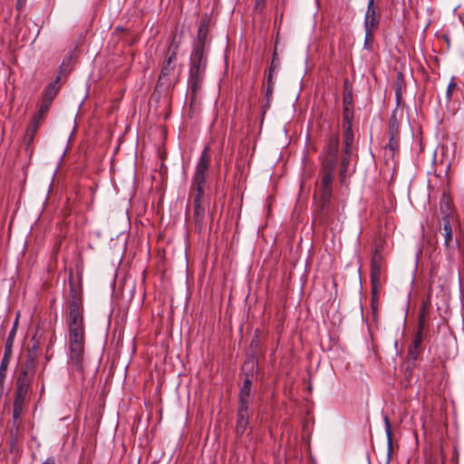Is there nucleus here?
Here are the masks:
<instances>
[{"mask_svg": "<svg viewBox=\"0 0 464 464\" xmlns=\"http://www.w3.org/2000/svg\"><path fill=\"white\" fill-rule=\"evenodd\" d=\"M68 326V363L76 371L82 370L84 357L85 331L83 324V309L82 302L73 298L69 304L66 317Z\"/></svg>", "mask_w": 464, "mask_h": 464, "instance_id": "nucleus-1", "label": "nucleus"}, {"mask_svg": "<svg viewBox=\"0 0 464 464\" xmlns=\"http://www.w3.org/2000/svg\"><path fill=\"white\" fill-rule=\"evenodd\" d=\"M438 222L440 229H443L444 232H464L453 200L446 193H443L440 199Z\"/></svg>", "mask_w": 464, "mask_h": 464, "instance_id": "nucleus-2", "label": "nucleus"}, {"mask_svg": "<svg viewBox=\"0 0 464 464\" xmlns=\"http://www.w3.org/2000/svg\"><path fill=\"white\" fill-rule=\"evenodd\" d=\"M385 258L378 253L372 254L370 267L371 288L372 300L377 299L382 286V273L384 269Z\"/></svg>", "mask_w": 464, "mask_h": 464, "instance_id": "nucleus-3", "label": "nucleus"}, {"mask_svg": "<svg viewBox=\"0 0 464 464\" xmlns=\"http://www.w3.org/2000/svg\"><path fill=\"white\" fill-rule=\"evenodd\" d=\"M338 150L339 137L336 133H333L327 138L324 146L321 163L337 166Z\"/></svg>", "mask_w": 464, "mask_h": 464, "instance_id": "nucleus-4", "label": "nucleus"}, {"mask_svg": "<svg viewBox=\"0 0 464 464\" xmlns=\"http://www.w3.org/2000/svg\"><path fill=\"white\" fill-rule=\"evenodd\" d=\"M389 142L386 149L390 151L391 156L393 157L400 148V135H399V121L397 119V111L394 110L389 119Z\"/></svg>", "mask_w": 464, "mask_h": 464, "instance_id": "nucleus-5", "label": "nucleus"}, {"mask_svg": "<svg viewBox=\"0 0 464 464\" xmlns=\"http://www.w3.org/2000/svg\"><path fill=\"white\" fill-rule=\"evenodd\" d=\"M208 64V50L193 48L189 58V71L191 74L205 75Z\"/></svg>", "mask_w": 464, "mask_h": 464, "instance_id": "nucleus-6", "label": "nucleus"}, {"mask_svg": "<svg viewBox=\"0 0 464 464\" xmlns=\"http://www.w3.org/2000/svg\"><path fill=\"white\" fill-rule=\"evenodd\" d=\"M332 195V188L317 187L314 194V199L316 201L315 211L320 218H323L324 216L328 214Z\"/></svg>", "mask_w": 464, "mask_h": 464, "instance_id": "nucleus-7", "label": "nucleus"}, {"mask_svg": "<svg viewBox=\"0 0 464 464\" xmlns=\"http://www.w3.org/2000/svg\"><path fill=\"white\" fill-rule=\"evenodd\" d=\"M210 165V148L208 145L205 146L201 154L197 161L192 179L203 180L206 179V173Z\"/></svg>", "mask_w": 464, "mask_h": 464, "instance_id": "nucleus-8", "label": "nucleus"}, {"mask_svg": "<svg viewBox=\"0 0 464 464\" xmlns=\"http://www.w3.org/2000/svg\"><path fill=\"white\" fill-rule=\"evenodd\" d=\"M381 21L380 8L375 2L368 1L366 13L363 20V27L376 30Z\"/></svg>", "mask_w": 464, "mask_h": 464, "instance_id": "nucleus-9", "label": "nucleus"}, {"mask_svg": "<svg viewBox=\"0 0 464 464\" xmlns=\"http://www.w3.org/2000/svg\"><path fill=\"white\" fill-rule=\"evenodd\" d=\"M251 416L252 412L249 407L237 406L236 415V434L237 437L243 436V434L246 431Z\"/></svg>", "mask_w": 464, "mask_h": 464, "instance_id": "nucleus-10", "label": "nucleus"}, {"mask_svg": "<svg viewBox=\"0 0 464 464\" xmlns=\"http://www.w3.org/2000/svg\"><path fill=\"white\" fill-rule=\"evenodd\" d=\"M206 181L192 179L189 188V198L194 206H207L204 199Z\"/></svg>", "mask_w": 464, "mask_h": 464, "instance_id": "nucleus-11", "label": "nucleus"}, {"mask_svg": "<svg viewBox=\"0 0 464 464\" xmlns=\"http://www.w3.org/2000/svg\"><path fill=\"white\" fill-rule=\"evenodd\" d=\"M335 169V165L321 163V169L319 172L320 180L317 184V187L332 188Z\"/></svg>", "mask_w": 464, "mask_h": 464, "instance_id": "nucleus-12", "label": "nucleus"}, {"mask_svg": "<svg viewBox=\"0 0 464 464\" xmlns=\"http://www.w3.org/2000/svg\"><path fill=\"white\" fill-rule=\"evenodd\" d=\"M252 376L246 374L238 393V407H249Z\"/></svg>", "mask_w": 464, "mask_h": 464, "instance_id": "nucleus-13", "label": "nucleus"}, {"mask_svg": "<svg viewBox=\"0 0 464 464\" xmlns=\"http://www.w3.org/2000/svg\"><path fill=\"white\" fill-rule=\"evenodd\" d=\"M177 59L165 55L164 62L162 63L160 74L159 76L158 82L160 84L167 83L169 77L173 74L176 68Z\"/></svg>", "mask_w": 464, "mask_h": 464, "instance_id": "nucleus-14", "label": "nucleus"}, {"mask_svg": "<svg viewBox=\"0 0 464 464\" xmlns=\"http://www.w3.org/2000/svg\"><path fill=\"white\" fill-rule=\"evenodd\" d=\"M204 76L205 75H201V74L188 73V90L190 92L189 95H190L191 102H195L197 100L198 93L200 91L201 86H202Z\"/></svg>", "mask_w": 464, "mask_h": 464, "instance_id": "nucleus-15", "label": "nucleus"}, {"mask_svg": "<svg viewBox=\"0 0 464 464\" xmlns=\"http://www.w3.org/2000/svg\"><path fill=\"white\" fill-rule=\"evenodd\" d=\"M60 81H61V76L57 75L56 78L54 79V81L51 82L47 85V87L45 88V90L44 92L42 102L48 103L50 105L52 104L53 99L55 98V96L57 95V93L61 88Z\"/></svg>", "mask_w": 464, "mask_h": 464, "instance_id": "nucleus-16", "label": "nucleus"}, {"mask_svg": "<svg viewBox=\"0 0 464 464\" xmlns=\"http://www.w3.org/2000/svg\"><path fill=\"white\" fill-rule=\"evenodd\" d=\"M208 24L204 22L200 23L198 30L197 41L194 44L193 48H198L199 50L207 49V39H208Z\"/></svg>", "mask_w": 464, "mask_h": 464, "instance_id": "nucleus-17", "label": "nucleus"}, {"mask_svg": "<svg viewBox=\"0 0 464 464\" xmlns=\"http://www.w3.org/2000/svg\"><path fill=\"white\" fill-rule=\"evenodd\" d=\"M423 336L422 331L420 329L414 335L411 344L409 347V356L416 360L420 353L421 351V343H422Z\"/></svg>", "mask_w": 464, "mask_h": 464, "instance_id": "nucleus-18", "label": "nucleus"}, {"mask_svg": "<svg viewBox=\"0 0 464 464\" xmlns=\"http://www.w3.org/2000/svg\"><path fill=\"white\" fill-rule=\"evenodd\" d=\"M32 380H33V377L24 375V374H22L19 372L17 379H16L15 392L20 393V395L21 394L27 395L30 391V388H31Z\"/></svg>", "mask_w": 464, "mask_h": 464, "instance_id": "nucleus-19", "label": "nucleus"}, {"mask_svg": "<svg viewBox=\"0 0 464 464\" xmlns=\"http://www.w3.org/2000/svg\"><path fill=\"white\" fill-rule=\"evenodd\" d=\"M36 365L37 361L35 355L32 353H29L25 362L21 366L20 373L34 377Z\"/></svg>", "mask_w": 464, "mask_h": 464, "instance_id": "nucleus-20", "label": "nucleus"}, {"mask_svg": "<svg viewBox=\"0 0 464 464\" xmlns=\"http://www.w3.org/2000/svg\"><path fill=\"white\" fill-rule=\"evenodd\" d=\"M36 365L37 361L35 355L32 353H29L25 362L21 366L20 373L34 377Z\"/></svg>", "mask_w": 464, "mask_h": 464, "instance_id": "nucleus-21", "label": "nucleus"}, {"mask_svg": "<svg viewBox=\"0 0 464 464\" xmlns=\"http://www.w3.org/2000/svg\"><path fill=\"white\" fill-rule=\"evenodd\" d=\"M193 208L196 230L200 232L204 229L207 206H194Z\"/></svg>", "mask_w": 464, "mask_h": 464, "instance_id": "nucleus-22", "label": "nucleus"}, {"mask_svg": "<svg viewBox=\"0 0 464 464\" xmlns=\"http://www.w3.org/2000/svg\"><path fill=\"white\" fill-rule=\"evenodd\" d=\"M27 395L20 393H14L13 419L14 421L18 420L22 415L24 403Z\"/></svg>", "mask_w": 464, "mask_h": 464, "instance_id": "nucleus-23", "label": "nucleus"}, {"mask_svg": "<svg viewBox=\"0 0 464 464\" xmlns=\"http://www.w3.org/2000/svg\"><path fill=\"white\" fill-rule=\"evenodd\" d=\"M353 84L348 79L343 81V106L353 105Z\"/></svg>", "mask_w": 464, "mask_h": 464, "instance_id": "nucleus-24", "label": "nucleus"}, {"mask_svg": "<svg viewBox=\"0 0 464 464\" xmlns=\"http://www.w3.org/2000/svg\"><path fill=\"white\" fill-rule=\"evenodd\" d=\"M9 354L8 353H5L4 357L2 358L1 363H0V398L2 397L4 393V386L5 382L6 379V372H7V367L9 364Z\"/></svg>", "mask_w": 464, "mask_h": 464, "instance_id": "nucleus-25", "label": "nucleus"}, {"mask_svg": "<svg viewBox=\"0 0 464 464\" xmlns=\"http://www.w3.org/2000/svg\"><path fill=\"white\" fill-rule=\"evenodd\" d=\"M354 106H343L342 127H353Z\"/></svg>", "mask_w": 464, "mask_h": 464, "instance_id": "nucleus-26", "label": "nucleus"}, {"mask_svg": "<svg viewBox=\"0 0 464 464\" xmlns=\"http://www.w3.org/2000/svg\"><path fill=\"white\" fill-rule=\"evenodd\" d=\"M343 150H353V143L354 139V134L353 131V127H343Z\"/></svg>", "mask_w": 464, "mask_h": 464, "instance_id": "nucleus-27", "label": "nucleus"}, {"mask_svg": "<svg viewBox=\"0 0 464 464\" xmlns=\"http://www.w3.org/2000/svg\"><path fill=\"white\" fill-rule=\"evenodd\" d=\"M388 247H389V243L384 238V237H382L380 235L374 241V251L372 254L378 253L381 256L385 257V254L387 252Z\"/></svg>", "mask_w": 464, "mask_h": 464, "instance_id": "nucleus-28", "label": "nucleus"}, {"mask_svg": "<svg viewBox=\"0 0 464 464\" xmlns=\"http://www.w3.org/2000/svg\"><path fill=\"white\" fill-rule=\"evenodd\" d=\"M279 67H280V60L277 57L276 52L275 51L273 53L270 66L268 68V72L266 76V82L274 81V75L276 73Z\"/></svg>", "mask_w": 464, "mask_h": 464, "instance_id": "nucleus-29", "label": "nucleus"}, {"mask_svg": "<svg viewBox=\"0 0 464 464\" xmlns=\"http://www.w3.org/2000/svg\"><path fill=\"white\" fill-rule=\"evenodd\" d=\"M50 106H51L50 104L45 103V102L41 101V103H40V106H39V110L34 115V117L32 118L31 121H33V122H34V123H36L38 125H41V123L44 121V115L47 113V111L50 109Z\"/></svg>", "mask_w": 464, "mask_h": 464, "instance_id": "nucleus-30", "label": "nucleus"}, {"mask_svg": "<svg viewBox=\"0 0 464 464\" xmlns=\"http://www.w3.org/2000/svg\"><path fill=\"white\" fill-rule=\"evenodd\" d=\"M39 126L40 125L31 121L30 125L27 127L24 137L27 147L33 143L34 135L36 134Z\"/></svg>", "mask_w": 464, "mask_h": 464, "instance_id": "nucleus-31", "label": "nucleus"}, {"mask_svg": "<svg viewBox=\"0 0 464 464\" xmlns=\"http://www.w3.org/2000/svg\"><path fill=\"white\" fill-rule=\"evenodd\" d=\"M351 155H352V150H342L340 175L343 178L344 177L345 173L348 171V167H349L350 160H351Z\"/></svg>", "mask_w": 464, "mask_h": 464, "instance_id": "nucleus-32", "label": "nucleus"}, {"mask_svg": "<svg viewBox=\"0 0 464 464\" xmlns=\"http://www.w3.org/2000/svg\"><path fill=\"white\" fill-rule=\"evenodd\" d=\"M365 30V38H364V44L363 47L366 50H372L373 45V40H374V31L373 29H368L364 28Z\"/></svg>", "mask_w": 464, "mask_h": 464, "instance_id": "nucleus-33", "label": "nucleus"}, {"mask_svg": "<svg viewBox=\"0 0 464 464\" xmlns=\"http://www.w3.org/2000/svg\"><path fill=\"white\" fill-rule=\"evenodd\" d=\"M179 48V43L177 41L176 37L174 36L169 45V48L166 53V56L177 59Z\"/></svg>", "mask_w": 464, "mask_h": 464, "instance_id": "nucleus-34", "label": "nucleus"}, {"mask_svg": "<svg viewBox=\"0 0 464 464\" xmlns=\"http://www.w3.org/2000/svg\"><path fill=\"white\" fill-rule=\"evenodd\" d=\"M458 84L456 82V78L455 77H452L449 85H448V88H447V92H446V97L448 100H450L454 92L456 90H458Z\"/></svg>", "mask_w": 464, "mask_h": 464, "instance_id": "nucleus-35", "label": "nucleus"}, {"mask_svg": "<svg viewBox=\"0 0 464 464\" xmlns=\"http://www.w3.org/2000/svg\"><path fill=\"white\" fill-rule=\"evenodd\" d=\"M274 85H275V82L274 81L266 82L265 96H266V99L268 100V102H271L272 97H273Z\"/></svg>", "mask_w": 464, "mask_h": 464, "instance_id": "nucleus-36", "label": "nucleus"}, {"mask_svg": "<svg viewBox=\"0 0 464 464\" xmlns=\"http://www.w3.org/2000/svg\"><path fill=\"white\" fill-rule=\"evenodd\" d=\"M16 332H15V325H13V328L12 330L10 331L9 333V335H8V339L6 341V349H5V352L7 353V351L10 349V347L12 346L13 344V339L15 335Z\"/></svg>", "mask_w": 464, "mask_h": 464, "instance_id": "nucleus-37", "label": "nucleus"}, {"mask_svg": "<svg viewBox=\"0 0 464 464\" xmlns=\"http://www.w3.org/2000/svg\"><path fill=\"white\" fill-rule=\"evenodd\" d=\"M266 0H255V10L261 13L265 7Z\"/></svg>", "mask_w": 464, "mask_h": 464, "instance_id": "nucleus-38", "label": "nucleus"}, {"mask_svg": "<svg viewBox=\"0 0 464 464\" xmlns=\"http://www.w3.org/2000/svg\"><path fill=\"white\" fill-rule=\"evenodd\" d=\"M121 218L124 222V224L126 226H129L130 225V220H129V217H128V211L127 209H125L122 213H121Z\"/></svg>", "mask_w": 464, "mask_h": 464, "instance_id": "nucleus-39", "label": "nucleus"}, {"mask_svg": "<svg viewBox=\"0 0 464 464\" xmlns=\"http://www.w3.org/2000/svg\"><path fill=\"white\" fill-rule=\"evenodd\" d=\"M384 421H385L386 432H387L388 438L390 440L391 439V425H390L388 417H385Z\"/></svg>", "mask_w": 464, "mask_h": 464, "instance_id": "nucleus-40", "label": "nucleus"}, {"mask_svg": "<svg viewBox=\"0 0 464 464\" xmlns=\"http://www.w3.org/2000/svg\"><path fill=\"white\" fill-rule=\"evenodd\" d=\"M42 464H55V459L53 457H49Z\"/></svg>", "mask_w": 464, "mask_h": 464, "instance_id": "nucleus-41", "label": "nucleus"}, {"mask_svg": "<svg viewBox=\"0 0 464 464\" xmlns=\"http://www.w3.org/2000/svg\"><path fill=\"white\" fill-rule=\"evenodd\" d=\"M452 239V234H445V242L448 244Z\"/></svg>", "mask_w": 464, "mask_h": 464, "instance_id": "nucleus-42", "label": "nucleus"}, {"mask_svg": "<svg viewBox=\"0 0 464 464\" xmlns=\"http://www.w3.org/2000/svg\"><path fill=\"white\" fill-rule=\"evenodd\" d=\"M270 107V102H268V100H266V103L263 105L264 113L266 112V110Z\"/></svg>", "mask_w": 464, "mask_h": 464, "instance_id": "nucleus-43", "label": "nucleus"}, {"mask_svg": "<svg viewBox=\"0 0 464 464\" xmlns=\"http://www.w3.org/2000/svg\"><path fill=\"white\" fill-rule=\"evenodd\" d=\"M17 324H18V318H16L14 323V325H15V328L17 327Z\"/></svg>", "mask_w": 464, "mask_h": 464, "instance_id": "nucleus-44", "label": "nucleus"}]
</instances>
